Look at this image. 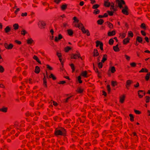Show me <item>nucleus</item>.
Listing matches in <instances>:
<instances>
[{"instance_id":"47","label":"nucleus","mask_w":150,"mask_h":150,"mask_svg":"<svg viewBox=\"0 0 150 150\" xmlns=\"http://www.w3.org/2000/svg\"><path fill=\"white\" fill-rule=\"evenodd\" d=\"M107 89L109 93L110 91V86L109 85H107Z\"/></svg>"},{"instance_id":"45","label":"nucleus","mask_w":150,"mask_h":150,"mask_svg":"<svg viewBox=\"0 0 150 150\" xmlns=\"http://www.w3.org/2000/svg\"><path fill=\"white\" fill-rule=\"evenodd\" d=\"M107 24H108L109 27L110 28H112L113 27L112 24L110 23L107 22Z\"/></svg>"},{"instance_id":"7","label":"nucleus","mask_w":150,"mask_h":150,"mask_svg":"<svg viewBox=\"0 0 150 150\" xmlns=\"http://www.w3.org/2000/svg\"><path fill=\"white\" fill-rule=\"evenodd\" d=\"M55 134L56 135H62V132L61 130L57 129L55 131Z\"/></svg>"},{"instance_id":"61","label":"nucleus","mask_w":150,"mask_h":150,"mask_svg":"<svg viewBox=\"0 0 150 150\" xmlns=\"http://www.w3.org/2000/svg\"><path fill=\"white\" fill-rule=\"evenodd\" d=\"M121 37L122 38H124L125 36V33L122 34L121 35Z\"/></svg>"},{"instance_id":"33","label":"nucleus","mask_w":150,"mask_h":150,"mask_svg":"<svg viewBox=\"0 0 150 150\" xmlns=\"http://www.w3.org/2000/svg\"><path fill=\"white\" fill-rule=\"evenodd\" d=\"M33 41V40L31 38L28 39L27 40V43L28 44H31Z\"/></svg>"},{"instance_id":"23","label":"nucleus","mask_w":150,"mask_h":150,"mask_svg":"<svg viewBox=\"0 0 150 150\" xmlns=\"http://www.w3.org/2000/svg\"><path fill=\"white\" fill-rule=\"evenodd\" d=\"M59 54H60L59 52H57V55L59 58V60H60V62H61L62 64L63 65V63L62 62V59L60 58V57H61V55H59Z\"/></svg>"},{"instance_id":"36","label":"nucleus","mask_w":150,"mask_h":150,"mask_svg":"<svg viewBox=\"0 0 150 150\" xmlns=\"http://www.w3.org/2000/svg\"><path fill=\"white\" fill-rule=\"evenodd\" d=\"M98 65L99 68H101L102 67L103 64L102 62H100L98 63Z\"/></svg>"},{"instance_id":"11","label":"nucleus","mask_w":150,"mask_h":150,"mask_svg":"<svg viewBox=\"0 0 150 150\" xmlns=\"http://www.w3.org/2000/svg\"><path fill=\"white\" fill-rule=\"evenodd\" d=\"M46 75L47 78H48V76L47 75V73L46 72ZM49 78H52L53 80H55L56 79V77L54 76L52 74H51L49 76Z\"/></svg>"},{"instance_id":"21","label":"nucleus","mask_w":150,"mask_h":150,"mask_svg":"<svg viewBox=\"0 0 150 150\" xmlns=\"http://www.w3.org/2000/svg\"><path fill=\"white\" fill-rule=\"evenodd\" d=\"M137 40L139 42H141L142 41V38L139 36L137 37Z\"/></svg>"},{"instance_id":"43","label":"nucleus","mask_w":150,"mask_h":150,"mask_svg":"<svg viewBox=\"0 0 150 150\" xmlns=\"http://www.w3.org/2000/svg\"><path fill=\"white\" fill-rule=\"evenodd\" d=\"M4 69L1 66H0V72H2L4 71Z\"/></svg>"},{"instance_id":"56","label":"nucleus","mask_w":150,"mask_h":150,"mask_svg":"<svg viewBox=\"0 0 150 150\" xmlns=\"http://www.w3.org/2000/svg\"><path fill=\"white\" fill-rule=\"evenodd\" d=\"M33 58L36 61L38 60V58L36 56L34 55L33 57Z\"/></svg>"},{"instance_id":"1","label":"nucleus","mask_w":150,"mask_h":150,"mask_svg":"<svg viewBox=\"0 0 150 150\" xmlns=\"http://www.w3.org/2000/svg\"><path fill=\"white\" fill-rule=\"evenodd\" d=\"M115 1L117 7H119L120 8H123L122 12L124 14L128 15V13L127 10V7L126 6H125L124 7L122 6L125 4V1L123 0H116Z\"/></svg>"},{"instance_id":"13","label":"nucleus","mask_w":150,"mask_h":150,"mask_svg":"<svg viewBox=\"0 0 150 150\" xmlns=\"http://www.w3.org/2000/svg\"><path fill=\"white\" fill-rule=\"evenodd\" d=\"M93 66L94 70H95V71L98 74V77L100 78H101V76L99 75V74H100V72L98 71V69L97 68H95L94 64H93Z\"/></svg>"},{"instance_id":"29","label":"nucleus","mask_w":150,"mask_h":150,"mask_svg":"<svg viewBox=\"0 0 150 150\" xmlns=\"http://www.w3.org/2000/svg\"><path fill=\"white\" fill-rule=\"evenodd\" d=\"M83 91V89L81 88H78L77 91L80 93H81Z\"/></svg>"},{"instance_id":"37","label":"nucleus","mask_w":150,"mask_h":150,"mask_svg":"<svg viewBox=\"0 0 150 150\" xmlns=\"http://www.w3.org/2000/svg\"><path fill=\"white\" fill-rule=\"evenodd\" d=\"M114 40L112 39H110L109 40V43L110 45H112L113 44Z\"/></svg>"},{"instance_id":"38","label":"nucleus","mask_w":150,"mask_h":150,"mask_svg":"<svg viewBox=\"0 0 150 150\" xmlns=\"http://www.w3.org/2000/svg\"><path fill=\"white\" fill-rule=\"evenodd\" d=\"M141 27L142 28H143L144 29H146V28L145 25L144 23H142L141 24Z\"/></svg>"},{"instance_id":"34","label":"nucleus","mask_w":150,"mask_h":150,"mask_svg":"<svg viewBox=\"0 0 150 150\" xmlns=\"http://www.w3.org/2000/svg\"><path fill=\"white\" fill-rule=\"evenodd\" d=\"M111 71L112 73L114 72L115 71V67H112L111 68Z\"/></svg>"},{"instance_id":"3","label":"nucleus","mask_w":150,"mask_h":150,"mask_svg":"<svg viewBox=\"0 0 150 150\" xmlns=\"http://www.w3.org/2000/svg\"><path fill=\"white\" fill-rule=\"evenodd\" d=\"M104 5L105 6L109 7L110 6H111L112 8H113V7H114V4L113 2L111 3V4L110 2H109L107 1H105Z\"/></svg>"},{"instance_id":"48","label":"nucleus","mask_w":150,"mask_h":150,"mask_svg":"<svg viewBox=\"0 0 150 150\" xmlns=\"http://www.w3.org/2000/svg\"><path fill=\"white\" fill-rule=\"evenodd\" d=\"M62 132V135H64L65 133V129L63 128H62L61 129Z\"/></svg>"},{"instance_id":"12","label":"nucleus","mask_w":150,"mask_h":150,"mask_svg":"<svg viewBox=\"0 0 150 150\" xmlns=\"http://www.w3.org/2000/svg\"><path fill=\"white\" fill-rule=\"evenodd\" d=\"M81 75L85 77H87V72L86 71H85L82 72L81 74Z\"/></svg>"},{"instance_id":"58","label":"nucleus","mask_w":150,"mask_h":150,"mask_svg":"<svg viewBox=\"0 0 150 150\" xmlns=\"http://www.w3.org/2000/svg\"><path fill=\"white\" fill-rule=\"evenodd\" d=\"M61 1V0H54V1L57 4H58Z\"/></svg>"},{"instance_id":"42","label":"nucleus","mask_w":150,"mask_h":150,"mask_svg":"<svg viewBox=\"0 0 150 150\" xmlns=\"http://www.w3.org/2000/svg\"><path fill=\"white\" fill-rule=\"evenodd\" d=\"M101 43H102L100 42L99 41H97L96 42V47H98L99 45H100V46Z\"/></svg>"},{"instance_id":"10","label":"nucleus","mask_w":150,"mask_h":150,"mask_svg":"<svg viewBox=\"0 0 150 150\" xmlns=\"http://www.w3.org/2000/svg\"><path fill=\"white\" fill-rule=\"evenodd\" d=\"M115 34V31L113 30L112 32H109L108 33V35L109 36H111L114 35Z\"/></svg>"},{"instance_id":"30","label":"nucleus","mask_w":150,"mask_h":150,"mask_svg":"<svg viewBox=\"0 0 150 150\" xmlns=\"http://www.w3.org/2000/svg\"><path fill=\"white\" fill-rule=\"evenodd\" d=\"M107 56V55L106 54H105L104 55V56L102 60L101 61V62H104L106 60L107 58L106 57H106Z\"/></svg>"},{"instance_id":"16","label":"nucleus","mask_w":150,"mask_h":150,"mask_svg":"<svg viewBox=\"0 0 150 150\" xmlns=\"http://www.w3.org/2000/svg\"><path fill=\"white\" fill-rule=\"evenodd\" d=\"M118 45H117L113 47V48L115 52L118 51H119V48L118 47Z\"/></svg>"},{"instance_id":"32","label":"nucleus","mask_w":150,"mask_h":150,"mask_svg":"<svg viewBox=\"0 0 150 150\" xmlns=\"http://www.w3.org/2000/svg\"><path fill=\"white\" fill-rule=\"evenodd\" d=\"M81 30L82 31V32L83 33H87V32L88 31V30H86L84 27H82L81 28Z\"/></svg>"},{"instance_id":"27","label":"nucleus","mask_w":150,"mask_h":150,"mask_svg":"<svg viewBox=\"0 0 150 150\" xmlns=\"http://www.w3.org/2000/svg\"><path fill=\"white\" fill-rule=\"evenodd\" d=\"M26 33H27V32L26 31L23 29H22V30L21 31V34L24 35Z\"/></svg>"},{"instance_id":"26","label":"nucleus","mask_w":150,"mask_h":150,"mask_svg":"<svg viewBox=\"0 0 150 150\" xmlns=\"http://www.w3.org/2000/svg\"><path fill=\"white\" fill-rule=\"evenodd\" d=\"M150 76V73H148L147 74L146 76H145V79H146V80L148 81L149 79Z\"/></svg>"},{"instance_id":"8","label":"nucleus","mask_w":150,"mask_h":150,"mask_svg":"<svg viewBox=\"0 0 150 150\" xmlns=\"http://www.w3.org/2000/svg\"><path fill=\"white\" fill-rule=\"evenodd\" d=\"M62 38V36L61 34H59L58 35V37H55V41L57 42L58 41Z\"/></svg>"},{"instance_id":"59","label":"nucleus","mask_w":150,"mask_h":150,"mask_svg":"<svg viewBox=\"0 0 150 150\" xmlns=\"http://www.w3.org/2000/svg\"><path fill=\"white\" fill-rule=\"evenodd\" d=\"M47 68L48 69H49L50 70H52V68L50 67L49 65H47Z\"/></svg>"},{"instance_id":"44","label":"nucleus","mask_w":150,"mask_h":150,"mask_svg":"<svg viewBox=\"0 0 150 150\" xmlns=\"http://www.w3.org/2000/svg\"><path fill=\"white\" fill-rule=\"evenodd\" d=\"M129 116L130 117V120L131 121H134V117L133 115L132 114H130L129 115Z\"/></svg>"},{"instance_id":"52","label":"nucleus","mask_w":150,"mask_h":150,"mask_svg":"<svg viewBox=\"0 0 150 150\" xmlns=\"http://www.w3.org/2000/svg\"><path fill=\"white\" fill-rule=\"evenodd\" d=\"M74 20L75 21V22L78 23L79 22V20L77 19L75 17H74L73 18Z\"/></svg>"},{"instance_id":"60","label":"nucleus","mask_w":150,"mask_h":150,"mask_svg":"<svg viewBox=\"0 0 150 150\" xmlns=\"http://www.w3.org/2000/svg\"><path fill=\"white\" fill-rule=\"evenodd\" d=\"M103 43H101L100 45V48L101 50H103Z\"/></svg>"},{"instance_id":"6","label":"nucleus","mask_w":150,"mask_h":150,"mask_svg":"<svg viewBox=\"0 0 150 150\" xmlns=\"http://www.w3.org/2000/svg\"><path fill=\"white\" fill-rule=\"evenodd\" d=\"M4 46L6 48L8 49H11L13 47V45L11 44L8 45L7 43H5L4 44Z\"/></svg>"},{"instance_id":"17","label":"nucleus","mask_w":150,"mask_h":150,"mask_svg":"<svg viewBox=\"0 0 150 150\" xmlns=\"http://www.w3.org/2000/svg\"><path fill=\"white\" fill-rule=\"evenodd\" d=\"M67 33L70 35H72L73 34V31L71 29H69L67 30Z\"/></svg>"},{"instance_id":"28","label":"nucleus","mask_w":150,"mask_h":150,"mask_svg":"<svg viewBox=\"0 0 150 150\" xmlns=\"http://www.w3.org/2000/svg\"><path fill=\"white\" fill-rule=\"evenodd\" d=\"M7 108H2L0 109V111H1L4 112H6L7 111Z\"/></svg>"},{"instance_id":"20","label":"nucleus","mask_w":150,"mask_h":150,"mask_svg":"<svg viewBox=\"0 0 150 150\" xmlns=\"http://www.w3.org/2000/svg\"><path fill=\"white\" fill-rule=\"evenodd\" d=\"M11 30V28L8 26H7L5 29V30L6 33L9 32Z\"/></svg>"},{"instance_id":"62","label":"nucleus","mask_w":150,"mask_h":150,"mask_svg":"<svg viewBox=\"0 0 150 150\" xmlns=\"http://www.w3.org/2000/svg\"><path fill=\"white\" fill-rule=\"evenodd\" d=\"M145 39L146 42H149V39L148 37H145Z\"/></svg>"},{"instance_id":"40","label":"nucleus","mask_w":150,"mask_h":150,"mask_svg":"<svg viewBox=\"0 0 150 150\" xmlns=\"http://www.w3.org/2000/svg\"><path fill=\"white\" fill-rule=\"evenodd\" d=\"M78 80L79 81V82L80 83H81L82 82V81L81 80V77L80 76H79L77 78Z\"/></svg>"},{"instance_id":"25","label":"nucleus","mask_w":150,"mask_h":150,"mask_svg":"<svg viewBox=\"0 0 150 150\" xmlns=\"http://www.w3.org/2000/svg\"><path fill=\"white\" fill-rule=\"evenodd\" d=\"M13 27L14 28V29L16 30L18 28L19 26L18 24L16 23L13 25Z\"/></svg>"},{"instance_id":"24","label":"nucleus","mask_w":150,"mask_h":150,"mask_svg":"<svg viewBox=\"0 0 150 150\" xmlns=\"http://www.w3.org/2000/svg\"><path fill=\"white\" fill-rule=\"evenodd\" d=\"M104 21L103 20L100 19L97 21L99 25H101L103 23Z\"/></svg>"},{"instance_id":"5","label":"nucleus","mask_w":150,"mask_h":150,"mask_svg":"<svg viewBox=\"0 0 150 150\" xmlns=\"http://www.w3.org/2000/svg\"><path fill=\"white\" fill-rule=\"evenodd\" d=\"M71 58H73L74 59H76L77 57H78V58H80L81 59L79 53L77 54H72L71 55Z\"/></svg>"},{"instance_id":"54","label":"nucleus","mask_w":150,"mask_h":150,"mask_svg":"<svg viewBox=\"0 0 150 150\" xmlns=\"http://www.w3.org/2000/svg\"><path fill=\"white\" fill-rule=\"evenodd\" d=\"M45 75H44V78L43 79L44 84H45V83L46 84V83H47V81L45 79Z\"/></svg>"},{"instance_id":"53","label":"nucleus","mask_w":150,"mask_h":150,"mask_svg":"<svg viewBox=\"0 0 150 150\" xmlns=\"http://www.w3.org/2000/svg\"><path fill=\"white\" fill-rule=\"evenodd\" d=\"M27 15V13L25 12V13H22L21 14V16H26Z\"/></svg>"},{"instance_id":"63","label":"nucleus","mask_w":150,"mask_h":150,"mask_svg":"<svg viewBox=\"0 0 150 150\" xmlns=\"http://www.w3.org/2000/svg\"><path fill=\"white\" fill-rule=\"evenodd\" d=\"M125 56L127 60H129V59H130V57L129 56L127 55H125Z\"/></svg>"},{"instance_id":"22","label":"nucleus","mask_w":150,"mask_h":150,"mask_svg":"<svg viewBox=\"0 0 150 150\" xmlns=\"http://www.w3.org/2000/svg\"><path fill=\"white\" fill-rule=\"evenodd\" d=\"M70 66H71L72 69V72H74L75 71V67L74 64H70Z\"/></svg>"},{"instance_id":"41","label":"nucleus","mask_w":150,"mask_h":150,"mask_svg":"<svg viewBox=\"0 0 150 150\" xmlns=\"http://www.w3.org/2000/svg\"><path fill=\"white\" fill-rule=\"evenodd\" d=\"M128 34L129 36H130L131 37H132L133 36V33L131 31L128 32Z\"/></svg>"},{"instance_id":"31","label":"nucleus","mask_w":150,"mask_h":150,"mask_svg":"<svg viewBox=\"0 0 150 150\" xmlns=\"http://www.w3.org/2000/svg\"><path fill=\"white\" fill-rule=\"evenodd\" d=\"M67 6V4H64L62 5V6H61V8L62 9V10H64L66 8Z\"/></svg>"},{"instance_id":"9","label":"nucleus","mask_w":150,"mask_h":150,"mask_svg":"<svg viewBox=\"0 0 150 150\" xmlns=\"http://www.w3.org/2000/svg\"><path fill=\"white\" fill-rule=\"evenodd\" d=\"M132 83V81L130 80H128L127 81L126 87L127 89H128V86H129Z\"/></svg>"},{"instance_id":"55","label":"nucleus","mask_w":150,"mask_h":150,"mask_svg":"<svg viewBox=\"0 0 150 150\" xmlns=\"http://www.w3.org/2000/svg\"><path fill=\"white\" fill-rule=\"evenodd\" d=\"M134 112L137 114H139L140 113V111L137 110H134Z\"/></svg>"},{"instance_id":"57","label":"nucleus","mask_w":150,"mask_h":150,"mask_svg":"<svg viewBox=\"0 0 150 150\" xmlns=\"http://www.w3.org/2000/svg\"><path fill=\"white\" fill-rule=\"evenodd\" d=\"M141 33L144 36H145L146 35V33L143 30L141 31Z\"/></svg>"},{"instance_id":"35","label":"nucleus","mask_w":150,"mask_h":150,"mask_svg":"<svg viewBox=\"0 0 150 150\" xmlns=\"http://www.w3.org/2000/svg\"><path fill=\"white\" fill-rule=\"evenodd\" d=\"M71 49V48L68 46L67 47L65 48V52H68L69 50H70Z\"/></svg>"},{"instance_id":"50","label":"nucleus","mask_w":150,"mask_h":150,"mask_svg":"<svg viewBox=\"0 0 150 150\" xmlns=\"http://www.w3.org/2000/svg\"><path fill=\"white\" fill-rule=\"evenodd\" d=\"M146 103H148L149 101V99L150 98V97L148 96H146Z\"/></svg>"},{"instance_id":"64","label":"nucleus","mask_w":150,"mask_h":150,"mask_svg":"<svg viewBox=\"0 0 150 150\" xmlns=\"http://www.w3.org/2000/svg\"><path fill=\"white\" fill-rule=\"evenodd\" d=\"M65 83V81H60V82L59 83L63 84Z\"/></svg>"},{"instance_id":"2","label":"nucleus","mask_w":150,"mask_h":150,"mask_svg":"<svg viewBox=\"0 0 150 150\" xmlns=\"http://www.w3.org/2000/svg\"><path fill=\"white\" fill-rule=\"evenodd\" d=\"M38 23L39 27L40 28H45L46 24L45 22L43 21H40Z\"/></svg>"},{"instance_id":"14","label":"nucleus","mask_w":150,"mask_h":150,"mask_svg":"<svg viewBox=\"0 0 150 150\" xmlns=\"http://www.w3.org/2000/svg\"><path fill=\"white\" fill-rule=\"evenodd\" d=\"M40 71V68L38 66H36L35 67V72L37 74L39 73Z\"/></svg>"},{"instance_id":"19","label":"nucleus","mask_w":150,"mask_h":150,"mask_svg":"<svg viewBox=\"0 0 150 150\" xmlns=\"http://www.w3.org/2000/svg\"><path fill=\"white\" fill-rule=\"evenodd\" d=\"M129 39L128 38L124 39L123 40L124 44H125L128 43L129 41Z\"/></svg>"},{"instance_id":"49","label":"nucleus","mask_w":150,"mask_h":150,"mask_svg":"<svg viewBox=\"0 0 150 150\" xmlns=\"http://www.w3.org/2000/svg\"><path fill=\"white\" fill-rule=\"evenodd\" d=\"M116 82L115 81H111V84L113 86H115V85L116 84Z\"/></svg>"},{"instance_id":"4","label":"nucleus","mask_w":150,"mask_h":150,"mask_svg":"<svg viewBox=\"0 0 150 150\" xmlns=\"http://www.w3.org/2000/svg\"><path fill=\"white\" fill-rule=\"evenodd\" d=\"M110 9L111 10V11H108L107 12L110 16H112L113 14V12L112 11V10H113V11H116V8H115L114 7H113V8H112L111 6H110Z\"/></svg>"},{"instance_id":"39","label":"nucleus","mask_w":150,"mask_h":150,"mask_svg":"<svg viewBox=\"0 0 150 150\" xmlns=\"http://www.w3.org/2000/svg\"><path fill=\"white\" fill-rule=\"evenodd\" d=\"M100 11L98 9H96L94 10V13L95 14H97L99 13Z\"/></svg>"},{"instance_id":"46","label":"nucleus","mask_w":150,"mask_h":150,"mask_svg":"<svg viewBox=\"0 0 150 150\" xmlns=\"http://www.w3.org/2000/svg\"><path fill=\"white\" fill-rule=\"evenodd\" d=\"M99 6L97 4L94 5L93 6V9H96L99 7Z\"/></svg>"},{"instance_id":"51","label":"nucleus","mask_w":150,"mask_h":150,"mask_svg":"<svg viewBox=\"0 0 150 150\" xmlns=\"http://www.w3.org/2000/svg\"><path fill=\"white\" fill-rule=\"evenodd\" d=\"M130 64L132 67H135L136 65V64L134 62L131 63Z\"/></svg>"},{"instance_id":"18","label":"nucleus","mask_w":150,"mask_h":150,"mask_svg":"<svg viewBox=\"0 0 150 150\" xmlns=\"http://www.w3.org/2000/svg\"><path fill=\"white\" fill-rule=\"evenodd\" d=\"M125 96L124 95H123L122 97H121L120 98V102L122 103L124 102V100H125Z\"/></svg>"},{"instance_id":"15","label":"nucleus","mask_w":150,"mask_h":150,"mask_svg":"<svg viewBox=\"0 0 150 150\" xmlns=\"http://www.w3.org/2000/svg\"><path fill=\"white\" fill-rule=\"evenodd\" d=\"M99 54L97 50L96 49H95L93 52V56H97Z\"/></svg>"}]
</instances>
